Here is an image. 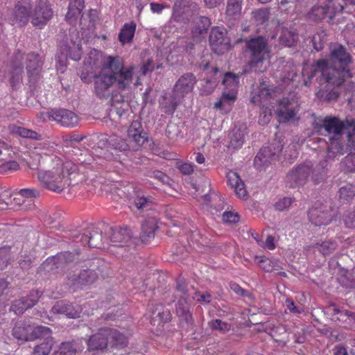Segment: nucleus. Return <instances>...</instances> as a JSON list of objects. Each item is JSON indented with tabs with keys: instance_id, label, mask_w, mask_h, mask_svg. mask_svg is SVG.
<instances>
[{
	"instance_id": "f03ea898",
	"label": "nucleus",
	"mask_w": 355,
	"mask_h": 355,
	"mask_svg": "<svg viewBox=\"0 0 355 355\" xmlns=\"http://www.w3.org/2000/svg\"><path fill=\"white\" fill-rule=\"evenodd\" d=\"M331 60L333 66H330L325 60H320L311 66L304 67L303 76L311 79L317 73H320L328 85H340L346 77L351 76L346 69L350 62L349 55L342 45L335 44L331 46Z\"/></svg>"
},
{
	"instance_id": "6e6d98bb",
	"label": "nucleus",
	"mask_w": 355,
	"mask_h": 355,
	"mask_svg": "<svg viewBox=\"0 0 355 355\" xmlns=\"http://www.w3.org/2000/svg\"><path fill=\"white\" fill-rule=\"evenodd\" d=\"M151 200L150 198L138 195L134 199V205L138 210L148 209L150 207Z\"/></svg>"
},
{
	"instance_id": "473e14b6",
	"label": "nucleus",
	"mask_w": 355,
	"mask_h": 355,
	"mask_svg": "<svg viewBox=\"0 0 355 355\" xmlns=\"http://www.w3.org/2000/svg\"><path fill=\"white\" fill-rule=\"evenodd\" d=\"M70 255L68 252L61 253L55 257L48 258L43 263V268L46 271H53L63 263L67 262V258Z\"/></svg>"
},
{
	"instance_id": "6e6552de",
	"label": "nucleus",
	"mask_w": 355,
	"mask_h": 355,
	"mask_svg": "<svg viewBox=\"0 0 355 355\" xmlns=\"http://www.w3.org/2000/svg\"><path fill=\"white\" fill-rule=\"evenodd\" d=\"M12 335L21 342L33 340L37 338H53L51 331L49 327L43 326H34L29 324L17 323L12 330Z\"/></svg>"
},
{
	"instance_id": "4c0bfd02",
	"label": "nucleus",
	"mask_w": 355,
	"mask_h": 355,
	"mask_svg": "<svg viewBox=\"0 0 355 355\" xmlns=\"http://www.w3.org/2000/svg\"><path fill=\"white\" fill-rule=\"evenodd\" d=\"M136 24L134 22L125 24L119 35V40L122 44L131 42L135 35Z\"/></svg>"
},
{
	"instance_id": "680f3d73",
	"label": "nucleus",
	"mask_w": 355,
	"mask_h": 355,
	"mask_svg": "<svg viewBox=\"0 0 355 355\" xmlns=\"http://www.w3.org/2000/svg\"><path fill=\"white\" fill-rule=\"evenodd\" d=\"M343 164L347 172L355 171V156L352 155L347 156L343 161Z\"/></svg>"
},
{
	"instance_id": "72a5a7b5",
	"label": "nucleus",
	"mask_w": 355,
	"mask_h": 355,
	"mask_svg": "<svg viewBox=\"0 0 355 355\" xmlns=\"http://www.w3.org/2000/svg\"><path fill=\"white\" fill-rule=\"evenodd\" d=\"M242 5L241 0H228L226 9V17L228 20H236L241 15Z\"/></svg>"
},
{
	"instance_id": "79ce46f5",
	"label": "nucleus",
	"mask_w": 355,
	"mask_h": 355,
	"mask_svg": "<svg viewBox=\"0 0 355 355\" xmlns=\"http://www.w3.org/2000/svg\"><path fill=\"white\" fill-rule=\"evenodd\" d=\"M9 129L12 133L16 134L22 137L36 139L39 137L36 132L23 127L12 125L9 126Z\"/></svg>"
},
{
	"instance_id": "09e8293b",
	"label": "nucleus",
	"mask_w": 355,
	"mask_h": 355,
	"mask_svg": "<svg viewBox=\"0 0 355 355\" xmlns=\"http://www.w3.org/2000/svg\"><path fill=\"white\" fill-rule=\"evenodd\" d=\"M19 168V164L14 160L4 162L0 164V173L8 174L17 171Z\"/></svg>"
},
{
	"instance_id": "39448f33",
	"label": "nucleus",
	"mask_w": 355,
	"mask_h": 355,
	"mask_svg": "<svg viewBox=\"0 0 355 355\" xmlns=\"http://www.w3.org/2000/svg\"><path fill=\"white\" fill-rule=\"evenodd\" d=\"M250 52L248 64L255 72H263L270 65V51L266 40L261 36L252 38L247 43Z\"/></svg>"
},
{
	"instance_id": "5fc2aeb1",
	"label": "nucleus",
	"mask_w": 355,
	"mask_h": 355,
	"mask_svg": "<svg viewBox=\"0 0 355 355\" xmlns=\"http://www.w3.org/2000/svg\"><path fill=\"white\" fill-rule=\"evenodd\" d=\"M269 11L268 9H259L253 12V17L257 24H262L268 20Z\"/></svg>"
},
{
	"instance_id": "e2e57ef3",
	"label": "nucleus",
	"mask_w": 355,
	"mask_h": 355,
	"mask_svg": "<svg viewBox=\"0 0 355 355\" xmlns=\"http://www.w3.org/2000/svg\"><path fill=\"white\" fill-rule=\"evenodd\" d=\"M291 198H283L279 200L275 205V209L279 211H283L287 209L292 203Z\"/></svg>"
},
{
	"instance_id": "f257e3e1",
	"label": "nucleus",
	"mask_w": 355,
	"mask_h": 355,
	"mask_svg": "<svg viewBox=\"0 0 355 355\" xmlns=\"http://www.w3.org/2000/svg\"><path fill=\"white\" fill-rule=\"evenodd\" d=\"M108 64L112 66L108 73H98L94 76V90L99 98H106L110 96L111 86L116 83L119 89H132L141 85L140 78L153 67L152 62L148 60L139 69L135 65L124 66L123 60L116 56V59L109 58Z\"/></svg>"
},
{
	"instance_id": "2f4dec72",
	"label": "nucleus",
	"mask_w": 355,
	"mask_h": 355,
	"mask_svg": "<svg viewBox=\"0 0 355 355\" xmlns=\"http://www.w3.org/2000/svg\"><path fill=\"white\" fill-rule=\"evenodd\" d=\"M84 8V0H70L66 19L69 23L76 20Z\"/></svg>"
},
{
	"instance_id": "a19ab883",
	"label": "nucleus",
	"mask_w": 355,
	"mask_h": 355,
	"mask_svg": "<svg viewBox=\"0 0 355 355\" xmlns=\"http://www.w3.org/2000/svg\"><path fill=\"white\" fill-rule=\"evenodd\" d=\"M258 263L263 270L268 272L281 268L279 261L276 259L261 257Z\"/></svg>"
},
{
	"instance_id": "1a4fd4ad",
	"label": "nucleus",
	"mask_w": 355,
	"mask_h": 355,
	"mask_svg": "<svg viewBox=\"0 0 355 355\" xmlns=\"http://www.w3.org/2000/svg\"><path fill=\"white\" fill-rule=\"evenodd\" d=\"M71 34L70 44L60 46L61 55H58L56 58L57 68L62 72L64 71V69L67 66L68 57L75 61H78L81 58V40L78 35V33L74 31Z\"/></svg>"
},
{
	"instance_id": "9b49d317",
	"label": "nucleus",
	"mask_w": 355,
	"mask_h": 355,
	"mask_svg": "<svg viewBox=\"0 0 355 355\" xmlns=\"http://www.w3.org/2000/svg\"><path fill=\"white\" fill-rule=\"evenodd\" d=\"M344 2L355 4V0H327L324 6H314L308 14L309 18L318 21L327 16L332 19L337 13L342 12Z\"/></svg>"
},
{
	"instance_id": "9d476101",
	"label": "nucleus",
	"mask_w": 355,
	"mask_h": 355,
	"mask_svg": "<svg viewBox=\"0 0 355 355\" xmlns=\"http://www.w3.org/2000/svg\"><path fill=\"white\" fill-rule=\"evenodd\" d=\"M272 95V91L268 88V85L264 83H260L259 85L253 89L250 101L257 105H263L262 110L260 113L259 122L261 125H266L271 119V110L268 107H265V103L268 101Z\"/></svg>"
},
{
	"instance_id": "4468645a",
	"label": "nucleus",
	"mask_w": 355,
	"mask_h": 355,
	"mask_svg": "<svg viewBox=\"0 0 355 355\" xmlns=\"http://www.w3.org/2000/svg\"><path fill=\"white\" fill-rule=\"evenodd\" d=\"M299 103L294 98H284L279 104L277 110L278 121L280 123L293 122L297 120Z\"/></svg>"
},
{
	"instance_id": "ea45409f",
	"label": "nucleus",
	"mask_w": 355,
	"mask_h": 355,
	"mask_svg": "<svg viewBox=\"0 0 355 355\" xmlns=\"http://www.w3.org/2000/svg\"><path fill=\"white\" fill-rule=\"evenodd\" d=\"M112 106L116 110L117 114L122 116L128 109V103L125 101L121 95L112 96L111 98Z\"/></svg>"
},
{
	"instance_id": "0eeeda50",
	"label": "nucleus",
	"mask_w": 355,
	"mask_h": 355,
	"mask_svg": "<svg viewBox=\"0 0 355 355\" xmlns=\"http://www.w3.org/2000/svg\"><path fill=\"white\" fill-rule=\"evenodd\" d=\"M311 162H306L304 164L297 166L293 169L288 175L287 179L291 182L292 187L303 185L311 172V178L315 183H319L326 176L327 169L324 162L321 165L316 166L313 170Z\"/></svg>"
},
{
	"instance_id": "bb28decb",
	"label": "nucleus",
	"mask_w": 355,
	"mask_h": 355,
	"mask_svg": "<svg viewBox=\"0 0 355 355\" xmlns=\"http://www.w3.org/2000/svg\"><path fill=\"white\" fill-rule=\"evenodd\" d=\"M182 98L173 92L164 94L159 99V105L162 110L167 114H173Z\"/></svg>"
},
{
	"instance_id": "4be33fe9",
	"label": "nucleus",
	"mask_w": 355,
	"mask_h": 355,
	"mask_svg": "<svg viewBox=\"0 0 355 355\" xmlns=\"http://www.w3.org/2000/svg\"><path fill=\"white\" fill-rule=\"evenodd\" d=\"M309 218L315 226L327 225L332 219V214L324 207H313L309 211Z\"/></svg>"
},
{
	"instance_id": "dca6fc26",
	"label": "nucleus",
	"mask_w": 355,
	"mask_h": 355,
	"mask_svg": "<svg viewBox=\"0 0 355 355\" xmlns=\"http://www.w3.org/2000/svg\"><path fill=\"white\" fill-rule=\"evenodd\" d=\"M49 118L60 125L72 128L79 123L78 116L73 112L66 109H54L49 112Z\"/></svg>"
},
{
	"instance_id": "7ed1b4c3",
	"label": "nucleus",
	"mask_w": 355,
	"mask_h": 355,
	"mask_svg": "<svg viewBox=\"0 0 355 355\" xmlns=\"http://www.w3.org/2000/svg\"><path fill=\"white\" fill-rule=\"evenodd\" d=\"M78 166L71 161L55 159V166L50 171L38 173V180L47 189L60 193L71 184V176L76 174Z\"/></svg>"
},
{
	"instance_id": "6ab92c4d",
	"label": "nucleus",
	"mask_w": 355,
	"mask_h": 355,
	"mask_svg": "<svg viewBox=\"0 0 355 355\" xmlns=\"http://www.w3.org/2000/svg\"><path fill=\"white\" fill-rule=\"evenodd\" d=\"M37 5L33 13L32 24L35 26H42L51 18L53 11L46 0H37Z\"/></svg>"
},
{
	"instance_id": "a18cd8bd",
	"label": "nucleus",
	"mask_w": 355,
	"mask_h": 355,
	"mask_svg": "<svg viewBox=\"0 0 355 355\" xmlns=\"http://www.w3.org/2000/svg\"><path fill=\"white\" fill-rule=\"evenodd\" d=\"M317 97L324 101H330L335 100L338 96V92L336 88H334L331 90L326 89H320L316 93Z\"/></svg>"
},
{
	"instance_id": "20e7f679",
	"label": "nucleus",
	"mask_w": 355,
	"mask_h": 355,
	"mask_svg": "<svg viewBox=\"0 0 355 355\" xmlns=\"http://www.w3.org/2000/svg\"><path fill=\"white\" fill-rule=\"evenodd\" d=\"M354 123V119L351 117H347L345 121H341L336 116H328L315 120L313 123L315 130L320 132L324 130L327 133L334 135L329 139L328 145L329 158L343 154L344 146L340 141L341 135L343 130L347 129L348 125Z\"/></svg>"
},
{
	"instance_id": "c756f323",
	"label": "nucleus",
	"mask_w": 355,
	"mask_h": 355,
	"mask_svg": "<svg viewBox=\"0 0 355 355\" xmlns=\"http://www.w3.org/2000/svg\"><path fill=\"white\" fill-rule=\"evenodd\" d=\"M195 26L192 29V36L197 41L205 37L211 24L210 20L206 17H200L196 19Z\"/></svg>"
},
{
	"instance_id": "13d9d810",
	"label": "nucleus",
	"mask_w": 355,
	"mask_h": 355,
	"mask_svg": "<svg viewBox=\"0 0 355 355\" xmlns=\"http://www.w3.org/2000/svg\"><path fill=\"white\" fill-rule=\"evenodd\" d=\"M10 258V248L3 247L0 249V271L5 269Z\"/></svg>"
},
{
	"instance_id": "cd10ccee",
	"label": "nucleus",
	"mask_w": 355,
	"mask_h": 355,
	"mask_svg": "<svg viewBox=\"0 0 355 355\" xmlns=\"http://www.w3.org/2000/svg\"><path fill=\"white\" fill-rule=\"evenodd\" d=\"M158 228L157 220L155 217H148L141 224L140 238L143 243H148L155 236V232Z\"/></svg>"
},
{
	"instance_id": "774afa93",
	"label": "nucleus",
	"mask_w": 355,
	"mask_h": 355,
	"mask_svg": "<svg viewBox=\"0 0 355 355\" xmlns=\"http://www.w3.org/2000/svg\"><path fill=\"white\" fill-rule=\"evenodd\" d=\"M349 128H352V131L349 132V133H348V135H347L348 141L350 143L349 146L352 148H355V119H354V123L352 125H348L347 130H349Z\"/></svg>"
},
{
	"instance_id": "f8f14e48",
	"label": "nucleus",
	"mask_w": 355,
	"mask_h": 355,
	"mask_svg": "<svg viewBox=\"0 0 355 355\" xmlns=\"http://www.w3.org/2000/svg\"><path fill=\"white\" fill-rule=\"evenodd\" d=\"M110 146L119 151H125L128 149L126 141L116 135H102L98 141V147L94 149L93 155L96 157H102L105 159H110V154L103 150V148Z\"/></svg>"
},
{
	"instance_id": "7c9ffc66",
	"label": "nucleus",
	"mask_w": 355,
	"mask_h": 355,
	"mask_svg": "<svg viewBox=\"0 0 355 355\" xmlns=\"http://www.w3.org/2000/svg\"><path fill=\"white\" fill-rule=\"evenodd\" d=\"M245 125L235 126L233 128L230 137V148L237 149L243 146L245 140Z\"/></svg>"
},
{
	"instance_id": "de8ad7c7",
	"label": "nucleus",
	"mask_w": 355,
	"mask_h": 355,
	"mask_svg": "<svg viewBox=\"0 0 355 355\" xmlns=\"http://www.w3.org/2000/svg\"><path fill=\"white\" fill-rule=\"evenodd\" d=\"M22 72L23 67L21 64L15 67L10 72V83L13 88L16 87L21 83Z\"/></svg>"
},
{
	"instance_id": "f704fd0d",
	"label": "nucleus",
	"mask_w": 355,
	"mask_h": 355,
	"mask_svg": "<svg viewBox=\"0 0 355 355\" xmlns=\"http://www.w3.org/2000/svg\"><path fill=\"white\" fill-rule=\"evenodd\" d=\"M176 312L181 320H184L188 324L192 322L189 303L185 297H182L178 300L176 304Z\"/></svg>"
},
{
	"instance_id": "b1692460",
	"label": "nucleus",
	"mask_w": 355,
	"mask_h": 355,
	"mask_svg": "<svg viewBox=\"0 0 355 355\" xmlns=\"http://www.w3.org/2000/svg\"><path fill=\"white\" fill-rule=\"evenodd\" d=\"M109 234L110 241L115 246H122L131 238V231L127 227H112Z\"/></svg>"
},
{
	"instance_id": "69168bd1",
	"label": "nucleus",
	"mask_w": 355,
	"mask_h": 355,
	"mask_svg": "<svg viewBox=\"0 0 355 355\" xmlns=\"http://www.w3.org/2000/svg\"><path fill=\"white\" fill-rule=\"evenodd\" d=\"M178 168L180 172L184 175H190L193 171V165L191 163H182Z\"/></svg>"
},
{
	"instance_id": "49530a36",
	"label": "nucleus",
	"mask_w": 355,
	"mask_h": 355,
	"mask_svg": "<svg viewBox=\"0 0 355 355\" xmlns=\"http://www.w3.org/2000/svg\"><path fill=\"white\" fill-rule=\"evenodd\" d=\"M26 59L28 60L26 69L28 73L36 71L41 65V58L37 54H28Z\"/></svg>"
},
{
	"instance_id": "338daca9",
	"label": "nucleus",
	"mask_w": 355,
	"mask_h": 355,
	"mask_svg": "<svg viewBox=\"0 0 355 355\" xmlns=\"http://www.w3.org/2000/svg\"><path fill=\"white\" fill-rule=\"evenodd\" d=\"M345 224L347 227L349 228H354L355 227V211L351 212L348 214L345 219Z\"/></svg>"
},
{
	"instance_id": "e433bc0d",
	"label": "nucleus",
	"mask_w": 355,
	"mask_h": 355,
	"mask_svg": "<svg viewBox=\"0 0 355 355\" xmlns=\"http://www.w3.org/2000/svg\"><path fill=\"white\" fill-rule=\"evenodd\" d=\"M83 349V347H78L76 343L65 342L54 352L53 355H77Z\"/></svg>"
},
{
	"instance_id": "423d86ee",
	"label": "nucleus",
	"mask_w": 355,
	"mask_h": 355,
	"mask_svg": "<svg viewBox=\"0 0 355 355\" xmlns=\"http://www.w3.org/2000/svg\"><path fill=\"white\" fill-rule=\"evenodd\" d=\"M128 336L116 329H101L92 336L88 341L89 350L105 349L110 343L112 347L123 348L128 345Z\"/></svg>"
},
{
	"instance_id": "58836bf2",
	"label": "nucleus",
	"mask_w": 355,
	"mask_h": 355,
	"mask_svg": "<svg viewBox=\"0 0 355 355\" xmlns=\"http://www.w3.org/2000/svg\"><path fill=\"white\" fill-rule=\"evenodd\" d=\"M239 76L232 73H226L224 75L223 85L227 89V92H236L237 94L239 85Z\"/></svg>"
},
{
	"instance_id": "8fccbe9b",
	"label": "nucleus",
	"mask_w": 355,
	"mask_h": 355,
	"mask_svg": "<svg viewBox=\"0 0 355 355\" xmlns=\"http://www.w3.org/2000/svg\"><path fill=\"white\" fill-rule=\"evenodd\" d=\"M337 247V243L334 241L329 240L317 245V248L323 254H329L332 252Z\"/></svg>"
},
{
	"instance_id": "aec40b11",
	"label": "nucleus",
	"mask_w": 355,
	"mask_h": 355,
	"mask_svg": "<svg viewBox=\"0 0 355 355\" xmlns=\"http://www.w3.org/2000/svg\"><path fill=\"white\" fill-rule=\"evenodd\" d=\"M196 83V77L192 73H184L175 83L173 92L182 99L187 94L192 92Z\"/></svg>"
},
{
	"instance_id": "393cba45",
	"label": "nucleus",
	"mask_w": 355,
	"mask_h": 355,
	"mask_svg": "<svg viewBox=\"0 0 355 355\" xmlns=\"http://www.w3.org/2000/svg\"><path fill=\"white\" fill-rule=\"evenodd\" d=\"M129 139L135 142V147L142 146L147 139L146 134L142 130L141 124L139 121H134L128 130Z\"/></svg>"
},
{
	"instance_id": "f3484780",
	"label": "nucleus",
	"mask_w": 355,
	"mask_h": 355,
	"mask_svg": "<svg viewBox=\"0 0 355 355\" xmlns=\"http://www.w3.org/2000/svg\"><path fill=\"white\" fill-rule=\"evenodd\" d=\"M110 58L116 59V56L104 55L102 52L94 49L90 51L85 64H88L92 70L101 67V71L99 73H108L107 70L112 67L108 64Z\"/></svg>"
},
{
	"instance_id": "37998d69",
	"label": "nucleus",
	"mask_w": 355,
	"mask_h": 355,
	"mask_svg": "<svg viewBox=\"0 0 355 355\" xmlns=\"http://www.w3.org/2000/svg\"><path fill=\"white\" fill-rule=\"evenodd\" d=\"M54 343L53 338H48L47 340L34 347L32 355H48Z\"/></svg>"
},
{
	"instance_id": "412c9836",
	"label": "nucleus",
	"mask_w": 355,
	"mask_h": 355,
	"mask_svg": "<svg viewBox=\"0 0 355 355\" xmlns=\"http://www.w3.org/2000/svg\"><path fill=\"white\" fill-rule=\"evenodd\" d=\"M276 65L277 69L275 72V76L284 84L288 83L295 76L296 69L293 62L280 59L277 62Z\"/></svg>"
},
{
	"instance_id": "4d7b16f0",
	"label": "nucleus",
	"mask_w": 355,
	"mask_h": 355,
	"mask_svg": "<svg viewBox=\"0 0 355 355\" xmlns=\"http://www.w3.org/2000/svg\"><path fill=\"white\" fill-rule=\"evenodd\" d=\"M82 311L83 309H80L79 306L76 305L74 306L71 304L67 303V306L64 309V315H67L68 318H76L80 316Z\"/></svg>"
},
{
	"instance_id": "a878e982",
	"label": "nucleus",
	"mask_w": 355,
	"mask_h": 355,
	"mask_svg": "<svg viewBox=\"0 0 355 355\" xmlns=\"http://www.w3.org/2000/svg\"><path fill=\"white\" fill-rule=\"evenodd\" d=\"M228 184L234 189L236 195L241 199H245L248 197V193L244 182L240 178L239 175L232 171L227 173Z\"/></svg>"
},
{
	"instance_id": "c03bdc74",
	"label": "nucleus",
	"mask_w": 355,
	"mask_h": 355,
	"mask_svg": "<svg viewBox=\"0 0 355 355\" xmlns=\"http://www.w3.org/2000/svg\"><path fill=\"white\" fill-rule=\"evenodd\" d=\"M297 39L295 33L288 29H284L279 37L280 42L286 46H292L295 44Z\"/></svg>"
},
{
	"instance_id": "0e129e2a",
	"label": "nucleus",
	"mask_w": 355,
	"mask_h": 355,
	"mask_svg": "<svg viewBox=\"0 0 355 355\" xmlns=\"http://www.w3.org/2000/svg\"><path fill=\"white\" fill-rule=\"evenodd\" d=\"M67 306V302L64 301L57 302L52 307L51 312L54 314H64Z\"/></svg>"
},
{
	"instance_id": "864d4df0",
	"label": "nucleus",
	"mask_w": 355,
	"mask_h": 355,
	"mask_svg": "<svg viewBox=\"0 0 355 355\" xmlns=\"http://www.w3.org/2000/svg\"><path fill=\"white\" fill-rule=\"evenodd\" d=\"M85 240L87 241L88 244L90 247L93 248H103L105 246L101 243L102 241V235L98 232H94L92 234L87 240V236H85Z\"/></svg>"
},
{
	"instance_id": "3c124183",
	"label": "nucleus",
	"mask_w": 355,
	"mask_h": 355,
	"mask_svg": "<svg viewBox=\"0 0 355 355\" xmlns=\"http://www.w3.org/2000/svg\"><path fill=\"white\" fill-rule=\"evenodd\" d=\"M209 327L212 330H218L223 333L227 332L230 329V324L219 319L210 321Z\"/></svg>"
},
{
	"instance_id": "603ef678",
	"label": "nucleus",
	"mask_w": 355,
	"mask_h": 355,
	"mask_svg": "<svg viewBox=\"0 0 355 355\" xmlns=\"http://www.w3.org/2000/svg\"><path fill=\"white\" fill-rule=\"evenodd\" d=\"M340 197L345 200L352 199L355 196V187L347 184L340 189Z\"/></svg>"
},
{
	"instance_id": "ddd939ff",
	"label": "nucleus",
	"mask_w": 355,
	"mask_h": 355,
	"mask_svg": "<svg viewBox=\"0 0 355 355\" xmlns=\"http://www.w3.org/2000/svg\"><path fill=\"white\" fill-rule=\"evenodd\" d=\"M15 9L10 12L8 21L12 25L22 26L29 20L31 13V0H16Z\"/></svg>"
},
{
	"instance_id": "5701e85b",
	"label": "nucleus",
	"mask_w": 355,
	"mask_h": 355,
	"mask_svg": "<svg viewBox=\"0 0 355 355\" xmlns=\"http://www.w3.org/2000/svg\"><path fill=\"white\" fill-rule=\"evenodd\" d=\"M236 92L224 91L220 98L214 103V108L219 110L223 114L229 113L236 100Z\"/></svg>"
},
{
	"instance_id": "bf43d9fd",
	"label": "nucleus",
	"mask_w": 355,
	"mask_h": 355,
	"mask_svg": "<svg viewBox=\"0 0 355 355\" xmlns=\"http://www.w3.org/2000/svg\"><path fill=\"white\" fill-rule=\"evenodd\" d=\"M19 197L24 198L26 201H28L29 198L36 197L39 195V192L35 189H23L19 191L17 193Z\"/></svg>"
},
{
	"instance_id": "c85d7f7f",
	"label": "nucleus",
	"mask_w": 355,
	"mask_h": 355,
	"mask_svg": "<svg viewBox=\"0 0 355 355\" xmlns=\"http://www.w3.org/2000/svg\"><path fill=\"white\" fill-rule=\"evenodd\" d=\"M37 300V293H31L27 297H22L20 300H15L11 306V309L17 315L22 314L25 310L35 305Z\"/></svg>"
},
{
	"instance_id": "2eb2a0df",
	"label": "nucleus",
	"mask_w": 355,
	"mask_h": 355,
	"mask_svg": "<svg viewBox=\"0 0 355 355\" xmlns=\"http://www.w3.org/2000/svg\"><path fill=\"white\" fill-rule=\"evenodd\" d=\"M209 43L216 53L222 54L226 52L230 46L226 30L223 27L212 28L209 35Z\"/></svg>"
},
{
	"instance_id": "c9c22d12",
	"label": "nucleus",
	"mask_w": 355,
	"mask_h": 355,
	"mask_svg": "<svg viewBox=\"0 0 355 355\" xmlns=\"http://www.w3.org/2000/svg\"><path fill=\"white\" fill-rule=\"evenodd\" d=\"M95 279L96 274L92 270H84L78 277H69L68 284L71 286L85 285L92 283Z\"/></svg>"
},
{
	"instance_id": "052dcab7",
	"label": "nucleus",
	"mask_w": 355,
	"mask_h": 355,
	"mask_svg": "<svg viewBox=\"0 0 355 355\" xmlns=\"http://www.w3.org/2000/svg\"><path fill=\"white\" fill-rule=\"evenodd\" d=\"M223 220L225 223H236L239 220V216L234 211H225L223 214Z\"/></svg>"
},
{
	"instance_id": "a211bd4d",
	"label": "nucleus",
	"mask_w": 355,
	"mask_h": 355,
	"mask_svg": "<svg viewBox=\"0 0 355 355\" xmlns=\"http://www.w3.org/2000/svg\"><path fill=\"white\" fill-rule=\"evenodd\" d=\"M275 144L269 146H264L258 153L254 158V164L257 169L261 170L264 168L267 163L270 162L275 159V157L278 155L282 151V146L277 144L276 148Z\"/></svg>"
}]
</instances>
